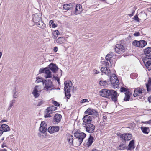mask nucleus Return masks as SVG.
I'll return each mask as SVG.
<instances>
[{"mask_svg":"<svg viewBox=\"0 0 151 151\" xmlns=\"http://www.w3.org/2000/svg\"><path fill=\"white\" fill-rule=\"evenodd\" d=\"M82 11V6L80 4H77L76 8V14H77L81 13Z\"/></svg>","mask_w":151,"mask_h":151,"instance_id":"5701e85b","label":"nucleus"},{"mask_svg":"<svg viewBox=\"0 0 151 151\" xmlns=\"http://www.w3.org/2000/svg\"><path fill=\"white\" fill-rule=\"evenodd\" d=\"M113 56V55L111 54H108L105 57V59L106 60L110 61Z\"/></svg>","mask_w":151,"mask_h":151,"instance_id":"ea45409f","label":"nucleus"},{"mask_svg":"<svg viewBox=\"0 0 151 151\" xmlns=\"http://www.w3.org/2000/svg\"><path fill=\"white\" fill-rule=\"evenodd\" d=\"M134 19L137 22H139L140 20V19L138 18L137 15L134 16Z\"/></svg>","mask_w":151,"mask_h":151,"instance_id":"8fccbe9b","label":"nucleus"},{"mask_svg":"<svg viewBox=\"0 0 151 151\" xmlns=\"http://www.w3.org/2000/svg\"><path fill=\"white\" fill-rule=\"evenodd\" d=\"M85 114H87L89 115H93L96 117L98 115V113L95 110L91 108H88L85 112Z\"/></svg>","mask_w":151,"mask_h":151,"instance_id":"9b49d317","label":"nucleus"},{"mask_svg":"<svg viewBox=\"0 0 151 151\" xmlns=\"http://www.w3.org/2000/svg\"><path fill=\"white\" fill-rule=\"evenodd\" d=\"M53 103L56 106H58L60 105L59 103L56 101H54Z\"/></svg>","mask_w":151,"mask_h":151,"instance_id":"864d4df0","label":"nucleus"},{"mask_svg":"<svg viewBox=\"0 0 151 151\" xmlns=\"http://www.w3.org/2000/svg\"><path fill=\"white\" fill-rule=\"evenodd\" d=\"M147 59H151V55H146V57L144 58L143 60H146Z\"/></svg>","mask_w":151,"mask_h":151,"instance_id":"09e8293b","label":"nucleus"},{"mask_svg":"<svg viewBox=\"0 0 151 151\" xmlns=\"http://www.w3.org/2000/svg\"><path fill=\"white\" fill-rule=\"evenodd\" d=\"M143 123L146 124H151V120L148 121L144 122H143Z\"/></svg>","mask_w":151,"mask_h":151,"instance_id":"6e6d98bb","label":"nucleus"},{"mask_svg":"<svg viewBox=\"0 0 151 151\" xmlns=\"http://www.w3.org/2000/svg\"><path fill=\"white\" fill-rule=\"evenodd\" d=\"M0 127L3 132L9 131L10 130L9 127L7 124H3L1 125L0 124Z\"/></svg>","mask_w":151,"mask_h":151,"instance_id":"412c9836","label":"nucleus"},{"mask_svg":"<svg viewBox=\"0 0 151 151\" xmlns=\"http://www.w3.org/2000/svg\"><path fill=\"white\" fill-rule=\"evenodd\" d=\"M93 137L90 136L88 139V142L86 143V146L88 147H89L93 142Z\"/></svg>","mask_w":151,"mask_h":151,"instance_id":"c85d7f7f","label":"nucleus"},{"mask_svg":"<svg viewBox=\"0 0 151 151\" xmlns=\"http://www.w3.org/2000/svg\"><path fill=\"white\" fill-rule=\"evenodd\" d=\"M58 50V48L56 47H55L53 48V51L55 52H56Z\"/></svg>","mask_w":151,"mask_h":151,"instance_id":"052dcab7","label":"nucleus"},{"mask_svg":"<svg viewBox=\"0 0 151 151\" xmlns=\"http://www.w3.org/2000/svg\"><path fill=\"white\" fill-rule=\"evenodd\" d=\"M14 101L15 100H13L10 101V103L9 106L8 108V110H10L11 109L13 105V104L14 102Z\"/></svg>","mask_w":151,"mask_h":151,"instance_id":"c03bdc74","label":"nucleus"},{"mask_svg":"<svg viewBox=\"0 0 151 151\" xmlns=\"http://www.w3.org/2000/svg\"><path fill=\"white\" fill-rule=\"evenodd\" d=\"M65 39L64 37H59L56 40V43L59 44H62L63 43L65 42Z\"/></svg>","mask_w":151,"mask_h":151,"instance_id":"cd10ccee","label":"nucleus"},{"mask_svg":"<svg viewBox=\"0 0 151 151\" xmlns=\"http://www.w3.org/2000/svg\"><path fill=\"white\" fill-rule=\"evenodd\" d=\"M147 91H149L151 90V80H149L146 84Z\"/></svg>","mask_w":151,"mask_h":151,"instance_id":"2f4dec72","label":"nucleus"},{"mask_svg":"<svg viewBox=\"0 0 151 151\" xmlns=\"http://www.w3.org/2000/svg\"><path fill=\"white\" fill-rule=\"evenodd\" d=\"M64 84H65V91L70 90V88L72 86L71 82L69 81H66L64 82Z\"/></svg>","mask_w":151,"mask_h":151,"instance_id":"aec40b11","label":"nucleus"},{"mask_svg":"<svg viewBox=\"0 0 151 151\" xmlns=\"http://www.w3.org/2000/svg\"><path fill=\"white\" fill-rule=\"evenodd\" d=\"M43 85L45 86L44 89L47 91H50L55 89L54 86L52 82L50 80H44Z\"/></svg>","mask_w":151,"mask_h":151,"instance_id":"f03ea898","label":"nucleus"},{"mask_svg":"<svg viewBox=\"0 0 151 151\" xmlns=\"http://www.w3.org/2000/svg\"><path fill=\"white\" fill-rule=\"evenodd\" d=\"M93 72L95 74H98L99 73L98 71L96 70H93Z\"/></svg>","mask_w":151,"mask_h":151,"instance_id":"13d9d810","label":"nucleus"},{"mask_svg":"<svg viewBox=\"0 0 151 151\" xmlns=\"http://www.w3.org/2000/svg\"><path fill=\"white\" fill-rule=\"evenodd\" d=\"M109 63H110V61H109V62L107 61L106 62V65L107 67H108V66L109 65Z\"/></svg>","mask_w":151,"mask_h":151,"instance_id":"bf43d9fd","label":"nucleus"},{"mask_svg":"<svg viewBox=\"0 0 151 151\" xmlns=\"http://www.w3.org/2000/svg\"><path fill=\"white\" fill-rule=\"evenodd\" d=\"M151 51V48L148 47L147 48L145 49L144 50V53L145 54H149Z\"/></svg>","mask_w":151,"mask_h":151,"instance_id":"58836bf2","label":"nucleus"},{"mask_svg":"<svg viewBox=\"0 0 151 151\" xmlns=\"http://www.w3.org/2000/svg\"><path fill=\"white\" fill-rule=\"evenodd\" d=\"M145 65L148 70H151V59H147L146 60H143Z\"/></svg>","mask_w":151,"mask_h":151,"instance_id":"2eb2a0df","label":"nucleus"},{"mask_svg":"<svg viewBox=\"0 0 151 151\" xmlns=\"http://www.w3.org/2000/svg\"><path fill=\"white\" fill-rule=\"evenodd\" d=\"M65 96L68 99H69L70 97V90L65 91Z\"/></svg>","mask_w":151,"mask_h":151,"instance_id":"a19ab883","label":"nucleus"},{"mask_svg":"<svg viewBox=\"0 0 151 151\" xmlns=\"http://www.w3.org/2000/svg\"><path fill=\"white\" fill-rule=\"evenodd\" d=\"M83 125L85 126L86 124H91L92 118L89 116L86 115L83 117Z\"/></svg>","mask_w":151,"mask_h":151,"instance_id":"9d476101","label":"nucleus"},{"mask_svg":"<svg viewBox=\"0 0 151 151\" xmlns=\"http://www.w3.org/2000/svg\"><path fill=\"white\" fill-rule=\"evenodd\" d=\"M134 143V140H132L130 141L128 145V147H127V150H131L134 149L135 148Z\"/></svg>","mask_w":151,"mask_h":151,"instance_id":"b1692460","label":"nucleus"},{"mask_svg":"<svg viewBox=\"0 0 151 151\" xmlns=\"http://www.w3.org/2000/svg\"><path fill=\"white\" fill-rule=\"evenodd\" d=\"M86 102H88L89 101L87 99H84L81 101V103H83Z\"/></svg>","mask_w":151,"mask_h":151,"instance_id":"603ef678","label":"nucleus"},{"mask_svg":"<svg viewBox=\"0 0 151 151\" xmlns=\"http://www.w3.org/2000/svg\"><path fill=\"white\" fill-rule=\"evenodd\" d=\"M36 24L41 29H44L45 28V24L42 22L41 19Z\"/></svg>","mask_w":151,"mask_h":151,"instance_id":"393cba45","label":"nucleus"},{"mask_svg":"<svg viewBox=\"0 0 151 151\" xmlns=\"http://www.w3.org/2000/svg\"><path fill=\"white\" fill-rule=\"evenodd\" d=\"M101 70L102 73L108 75L110 73L109 69L107 67H102L101 69Z\"/></svg>","mask_w":151,"mask_h":151,"instance_id":"4be33fe9","label":"nucleus"},{"mask_svg":"<svg viewBox=\"0 0 151 151\" xmlns=\"http://www.w3.org/2000/svg\"><path fill=\"white\" fill-rule=\"evenodd\" d=\"M52 74L48 68L45 70L44 77L45 78H50L52 77Z\"/></svg>","mask_w":151,"mask_h":151,"instance_id":"f3484780","label":"nucleus"},{"mask_svg":"<svg viewBox=\"0 0 151 151\" xmlns=\"http://www.w3.org/2000/svg\"><path fill=\"white\" fill-rule=\"evenodd\" d=\"M143 91L144 90L142 88H137L134 90L133 96L135 97L137 96H141L142 95V93H143Z\"/></svg>","mask_w":151,"mask_h":151,"instance_id":"dca6fc26","label":"nucleus"},{"mask_svg":"<svg viewBox=\"0 0 151 151\" xmlns=\"http://www.w3.org/2000/svg\"><path fill=\"white\" fill-rule=\"evenodd\" d=\"M107 118V117L106 116H103V120L104 121V120H106Z\"/></svg>","mask_w":151,"mask_h":151,"instance_id":"e2e57ef3","label":"nucleus"},{"mask_svg":"<svg viewBox=\"0 0 151 151\" xmlns=\"http://www.w3.org/2000/svg\"><path fill=\"white\" fill-rule=\"evenodd\" d=\"M134 12H135V11H134V9H133L132 10V14H129L128 15L129 16L132 17V16H133V15L134 14Z\"/></svg>","mask_w":151,"mask_h":151,"instance_id":"5fc2aeb1","label":"nucleus"},{"mask_svg":"<svg viewBox=\"0 0 151 151\" xmlns=\"http://www.w3.org/2000/svg\"><path fill=\"white\" fill-rule=\"evenodd\" d=\"M84 127L86 129V131L88 133H91L93 132L95 128V127L94 125L91 124L84 126Z\"/></svg>","mask_w":151,"mask_h":151,"instance_id":"0eeeda50","label":"nucleus"},{"mask_svg":"<svg viewBox=\"0 0 151 151\" xmlns=\"http://www.w3.org/2000/svg\"><path fill=\"white\" fill-rule=\"evenodd\" d=\"M47 69V68H40L39 71V73H44L45 70Z\"/></svg>","mask_w":151,"mask_h":151,"instance_id":"49530a36","label":"nucleus"},{"mask_svg":"<svg viewBox=\"0 0 151 151\" xmlns=\"http://www.w3.org/2000/svg\"><path fill=\"white\" fill-rule=\"evenodd\" d=\"M41 19V14L40 13L35 14L32 15V20L35 23L40 21Z\"/></svg>","mask_w":151,"mask_h":151,"instance_id":"f8f14e48","label":"nucleus"},{"mask_svg":"<svg viewBox=\"0 0 151 151\" xmlns=\"http://www.w3.org/2000/svg\"><path fill=\"white\" fill-rule=\"evenodd\" d=\"M148 101H149V102L150 103H151V96L148 97Z\"/></svg>","mask_w":151,"mask_h":151,"instance_id":"680f3d73","label":"nucleus"},{"mask_svg":"<svg viewBox=\"0 0 151 151\" xmlns=\"http://www.w3.org/2000/svg\"><path fill=\"white\" fill-rule=\"evenodd\" d=\"M121 92H126V93L127 92V89L124 87H122L121 88Z\"/></svg>","mask_w":151,"mask_h":151,"instance_id":"3c124183","label":"nucleus"},{"mask_svg":"<svg viewBox=\"0 0 151 151\" xmlns=\"http://www.w3.org/2000/svg\"><path fill=\"white\" fill-rule=\"evenodd\" d=\"M74 135L76 138L83 140L86 136V134L82 132H76L74 134Z\"/></svg>","mask_w":151,"mask_h":151,"instance_id":"4468645a","label":"nucleus"},{"mask_svg":"<svg viewBox=\"0 0 151 151\" xmlns=\"http://www.w3.org/2000/svg\"><path fill=\"white\" fill-rule=\"evenodd\" d=\"M141 129L143 132L146 134H148L149 132V129L148 127H141Z\"/></svg>","mask_w":151,"mask_h":151,"instance_id":"473e14b6","label":"nucleus"},{"mask_svg":"<svg viewBox=\"0 0 151 151\" xmlns=\"http://www.w3.org/2000/svg\"><path fill=\"white\" fill-rule=\"evenodd\" d=\"M13 96L14 98H16L17 97V93L15 88L13 90Z\"/></svg>","mask_w":151,"mask_h":151,"instance_id":"79ce46f5","label":"nucleus"},{"mask_svg":"<svg viewBox=\"0 0 151 151\" xmlns=\"http://www.w3.org/2000/svg\"><path fill=\"white\" fill-rule=\"evenodd\" d=\"M99 85L101 86H105L107 85V82L106 81L101 80L99 82Z\"/></svg>","mask_w":151,"mask_h":151,"instance_id":"4c0bfd02","label":"nucleus"},{"mask_svg":"<svg viewBox=\"0 0 151 151\" xmlns=\"http://www.w3.org/2000/svg\"><path fill=\"white\" fill-rule=\"evenodd\" d=\"M73 137L72 135L69 134L68 135L67 140L70 144L72 145L73 140Z\"/></svg>","mask_w":151,"mask_h":151,"instance_id":"c756f323","label":"nucleus"},{"mask_svg":"<svg viewBox=\"0 0 151 151\" xmlns=\"http://www.w3.org/2000/svg\"><path fill=\"white\" fill-rule=\"evenodd\" d=\"M110 81L112 86L114 88H116L118 87L119 84V80L116 75L113 74L110 76Z\"/></svg>","mask_w":151,"mask_h":151,"instance_id":"7ed1b4c3","label":"nucleus"},{"mask_svg":"<svg viewBox=\"0 0 151 151\" xmlns=\"http://www.w3.org/2000/svg\"><path fill=\"white\" fill-rule=\"evenodd\" d=\"M127 147L126 145L124 144H120L119 147L118 148L119 150H122L124 149H127Z\"/></svg>","mask_w":151,"mask_h":151,"instance_id":"c9c22d12","label":"nucleus"},{"mask_svg":"<svg viewBox=\"0 0 151 151\" xmlns=\"http://www.w3.org/2000/svg\"><path fill=\"white\" fill-rule=\"evenodd\" d=\"M57 27V25L55 24H53L52 25V27L53 28H55Z\"/></svg>","mask_w":151,"mask_h":151,"instance_id":"0e129e2a","label":"nucleus"},{"mask_svg":"<svg viewBox=\"0 0 151 151\" xmlns=\"http://www.w3.org/2000/svg\"><path fill=\"white\" fill-rule=\"evenodd\" d=\"M53 22H54V21H53L52 20H50L49 21V23L51 24H53Z\"/></svg>","mask_w":151,"mask_h":151,"instance_id":"69168bd1","label":"nucleus"},{"mask_svg":"<svg viewBox=\"0 0 151 151\" xmlns=\"http://www.w3.org/2000/svg\"><path fill=\"white\" fill-rule=\"evenodd\" d=\"M52 34L53 35V38L54 39H56L58 37V35L60 34V33L58 31V30H55L52 32Z\"/></svg>","mask_w":151,"mask_h":151,"instance_id":"72a5a7b5","label":"nucleus"},{"mask_svg":"<svg viewBox=\"0 0 151 151\" xmlns=\"http://www.w3.org/2000/svg\"><path fill=\"white\" fill-rule=\"evenodd\" d=\"M72 6V5L71 4H65L63 5V8L65 10H69L73 9Z\"/></svg>","mask_w":151,"mask_h":151,"instance_id":"a878e982","label":"nucleus"},{"mask_svg":"<svg viewBox=\"0 0 151 151\" xmlns=\"http://www.w3.org/2000/svg\"><path fill=\"white\" fill-rule=\"evenodd\" d=\"M0 151H7V150L6 149H1Z\"/></svg>","mask_w":151,"mask_h":151,"instance_id":"774afa93","label":"nucleus"},{"mask_svg":"<svg viewBox=\"0 0 151 151\" xmlns=\"http://www.w3.org/2000/svg\"><path fill=\"white\" fill-rule=\"evenodd\" d=\"M61 115L56 114L54 116L53 120L54 123L55 124L59 122L61 120Z\"/></svg>","mask_w":151,"mask_h":151,"instance_id":"a211bd4d","label":"nucleus"},{"mask_svg":"<svg viewBox=\"0 0 151 151\" xmlns=\"http://www.w3.org/2000/svg\"><path fill=\"white\" fill-rule=\"evenodd\" d=\"M111 90H109L107 89H104L101 90L99 91L100 95L103 97L109 98V94Z\"/></svg>","mask_w":151,"mask_h":151,"instance_id":"423d86ee","label":"nucleus"},{"mask_svg":"<svg viewBox=\"0 0 151 151\" xmlns=\"http://www.w3.org/2000/svg\"><path fill=\"white\" fill-rule=\"evenodd\" d=\"M49 66V68L54 73H55L58 69V67L55 64L51 63Z\"/></svg>","mask_w":151,"mask_h":151,"instance_id":"6ab92c4d","label":"nucleus"},{"mask_svg":"<svg viewBox=\"0 0 151 151\" xmlns=\"http://www.w3.org/2000/svg\"><path fill=\"white\" fill-rule=\"evenodd\" d=\"M57 107L55 106H52L47 108L46 110L50 111L52 113H53V111H55L57 109Z\"/></svg>","mask_w":151,"mask_h":151,"instance_id":"f704fd0d","label":"nucleus"},{"mask_svg":"<svg viewBox=\"0 0 151 151\" xmlns=\"http://www.w3.org/2000/svg\"><path fill=\"white\" fill-rule=\"evenodd\" d=\"M41 91V86H36L34 88L32 92V94L35 98H37L40 96V93Z\"/></svg>","mask_w":151,"mask_h":151,"instance_id":"39448f33","label":"nucleus"},{"mask_svg":"<svg viewBox=\"0 0 151 151\" xmlns=\"http://www.w3.org/2000/svg\"><path fill=\"white\" fill-rule=\"evenodd\" d=\"M115 50L117 53L121 54L124 52L125 48L121 44H117L115 46Z\"/></svg>","mask_w":151,"mask_h":151,"instance_id":"6e6552de","label":"nucleus"},{"mask_svg":"<svg viewBox=\"0 0 151 151\" xmlns=\"http://www.w3.org/2000/svg\"><path fill=\"white\" fill-rule=\"evenodd\" d=\"M118 136L120 137L122 141L123 142H125L126 141H129L132 137V134L129 133L120 134L118 135Z\"/></svg>","mask_w":151,"mask_h":151,"instance_id":"20e7f679","label":"nucleus"},{"mask_svg":"<svg viewBox=\"0 0 151 151\" xmlns=\"http://www.w3.org/2000/svg\"><path fill=\"white\" fill-rule=\"evenodd\" d=\"M139 43V41L137 40H135L133 42L132 44L134 46L138 47Z\"/></svg>","mask_w":151,"mask_h":151,"instance_id":"a18cd8bd","label":"nucleus"},{"mask_svg":"<svg viewBox=\"0 0 151 151\" xmlns=\"http://www.w3.org/2000/svg\"><path fill=\"white\" fill-rule=\"evenodd\" d=\"M43 81H44V80H43L42 78H39L38 77H37V79L36 80V81L37 82V83L42 82H43Z\"/></svg>","mask_w":151,"mask_h":151,"instance_id":"de8ad7c7","label":"nucleus"},{"mask_svg":"<svg viewBox=\"0 0 151 151\" xmlns=\"http://www.w3.org/2000/svg\"><path fill=\"white\" fill-rule=\"evenodd\" d=\"M91 151H100L98 150L97 149H93Z\"/></svg>","mask_w":151,"mask_h":151,"instance_id":"338daca9","label":"nucleus"},{"mask_svg":"<svg viewBox=\"0 0 151 151\" xmlns=\"http://www.w3.org/2000/svg\"><path fill=\"white\" fill-rule=\"evenodd\" d=\"M140 34L139 32H135L134 34V35L135 36H138L140 35Z\"/></svg>","mask_w":151,"mask_h":151,"instance_id":"4d7b16f0","label":"nucleus"},{"mask_svg":"<svg viewBox=\"0 0 151 151\" xmlns=\"http://www.w3.org/2000/svg\"><path fill=\"white\" fill-rule=\"evenodd\" d=\"M75 141H76V142L75 144V145L76 147H78L81 145L83 140H81V139H79L76 138L75 139Z\"/></svg>","mask_w":151,"mask_h":151,"instance_id":"7c9ffc66","label":"nucleus"},{"mask_svg":"<svg viewBox=\"0 0 151 151\" xmlns=\"http://www.w3.org/2000/svg\"><path fill=\"white\" fill-rule=\"evenodd\" d=\"M125 97L124 99V100L125 101H128L129 100L130 98V96L129 93L127 92L125 93Z\"/></svg>","mask_w":151,"mask_h":151,"instance_id":"e433bc0d","label":"nucleus"},{"mask_svg":"<svg viewBox=\"0 0 151 151\" xmlns=\"http://www.w3.org/2000/svg\"><path fill=\"white\" fill-rule=\"evenodd\" d=\"M47 124L44 121H42L40 124V127L39 128V131L40 133H38V136L40 138L46 135L45 132L47 130Z\"/></svg>","mask_w":151,"mask_h":151,"instance_id":"f257e3e1","label":"nucleus"},{"mask_svg":"<svg viewBox=\"0 0 151 151\" xmlns=\"http://www.w3.org/2000/svg\"><path fill=\"white\" fill-rule=\"evenodd\" d=\"M139 45L138 47L142 48L147 45L146 42L144 40H140L139 41Z\"/></svg>","mask_w":151,"mask_h":151,"instance_id":"bb28decb","label":"nucleus"},{"mask_svg":"<svg viewBox=\"0 0 151 151\" xmlns=\"http://www.w3.org/2000/svg\"><path fill=\"white\" fill-rule=\"evenodd\" d=\"M118 94L117 92L114 90H111L109 94V97H111L112 100L116 102L117 100Z\"/></svg>","mask_w":151,"mask_h":151,"instance_id":"1a4fd4ad","label":"nucleus"},{"mask_svg":"<svg viewBox=\"0 0 151 151\" xmlns=\"http://www.w3.org/2000/svg\"><path fill=\"white\" fill-rule=\"evenodd\" d=\"M59 130V127L58 126L50 127L48 129V132L51 134L58 132Z\"/></svg>","mask_w":151,"mask_h":151,"instance_id":"ddd939ff","label":"nucleus"},{"mask_svg":"<svg viewBox=\"0 0 151 151\" xmlns=\"http://www.w3.org/2000/svg\"><path fill=\"white\" fill-rule=\"evenodd\" d=\"M52 113L50 111L47 110L46 114L44 116L45 118L50 117L51 116L50 114Z\"/></svg>","mask_w":151,"mask_h":151,"instance_id":"37998d69","label":"nucleus"}]
</instances>
